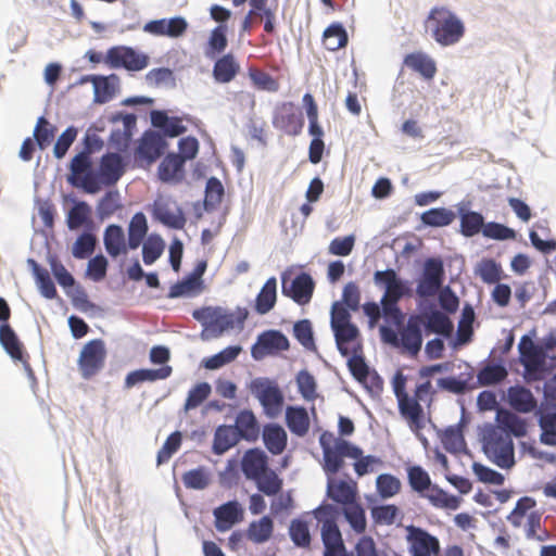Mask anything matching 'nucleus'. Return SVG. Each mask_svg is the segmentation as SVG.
Listing matches in <instances>:
<instances>
[{"label": "nucleus", "mask_w": 556, "mask_h": 556, "mask_svg": "<svg viewBox=\"0 0 556 556\" xmlns=\"http://www.w3.org/2000/svg\"><path fill=\"white\" fill-rule=\"evenodd\" d=\"M445 369V364L422 366L418 370L413 394H409L406 390L407 377L402 371H397L393 377L392 387L397 400L399 410L407 420L410 430L417 435L425 427L422 404L429 407L437 393L431 378L437 372H442Z\"/></svg>", "instance_id": "nucleus-1"}, {"label": "nucleus", "mask_w": 556, "mask_h": 556, "mask_svg": "<svg viewBox=\"0 0 556 556\" xmlns=\"http://www.w3.org/2000/svg\"><path fill=\"white\" fill-rule=\"evenodd\" d=\"M277 281L275 277L266 280L255 300V311L261 314H267L276 304Z\"/></svg>", "instance_id": "nucleus-42"}, {"label": "nucleus", "mask_w": 556, "mask_h": 556, "mask_svg": "<svg viewBox=\"0 0 556 556\" xmlns=\"http://www.w3.org/2000/svg\"><path fill=\"white\" fill-rule=\"evenodd\" d=\"M91 210L85 202L76 203L67 214V226L70 229H78L83 226L90 227Z\"/></svg>", "instance_id": "nucleus-53"}, {"label": "nucleus", "mask_w": 556, "mask_h": 556, "mask_svg": "<svg viewBox=\"0 0 556 556\" xmlns=\"http://www.w3.org/2000/svg\"><path fill=\"white\" fill-rule=\"evenodd\" d=\"M255 394L269 418L278 417L283 408V394L277 384L270 382L254 383Z\"/></svg>", "instance_id": "nucleus-16"}, {"label": "nucleus", "mask_w": 556, "mask_h": 556, "mask_svg": "<svg viewBox=\"0 0 556 556\" xmlns=\"http://www.w3.org/2000/svg\"><path fill=\"white\" fill-rule=\"evenodd\" d=\"M349 37L346 29L341 23H332L323 35V43L329 51H337L348 45Z\"/></svg>", "instance_id": "nucleus-45"}, {"label": "nucleus", "mask_w": 556, "mask_h": 556, "mask_svg": "<svg viewBox=\"0 0 556 556\" xmlns=\"http://www.w3.org/2000/svg\"><path fill=\"white\" fill-rule=\"evenodd\" d=\"M188 28V23L182 16L170 18L152 20L144 24L143 30L155 36H166L178 38L182 36Z\"/></svg>", "instance_id": "nucleus-19"}, {"label": "nucleus", "mask_w": 556, "mask_h": 556, "mask_svg": "<svg viewBox=\"0 0 556 556\" xmlns=\"http://www.w3.org/2000/svg\"><path fill=\"white\" fill-rule=\"evenodd\" d=\"M167 141L155 130H146L135 149V163L140 168H147L156 162L165 152Z\"/></svg>", "instance_id": "nucleus-10"}, {"label": "nucleus", "mask_w": 556, "mask_h": 556, "mask_svg": "<svg viewBox=\"0 0 556 556\" xmlns=\"http://www.w3.org/2000/svg\"><path fill=\"white\" fill-rule=\"evenodd\" d=\"M481 235L485 239L495 241L516 240L517 238L515 229L497 222H485Z\"/></svg>", "instance_id": "nucleus-51"}, {"label": "nucleus", "mask_w": 556, "mask_h": 556, "mask_svg": "<svg viewBox=\"0 0 556 556\" xmlns=\"http://www.w3.org/2000/svg\"><path fill=\"white\" fill-rule=\"evenodd\" d=\"M332 330L334 332L338 350L343 356H349L351 353L361 352L362 346L361 343L357 342L359 331L355 325H344L333 328Z\"/></svg>", "instance_id": "nucleus-27"}, {"label": "nucleus", "mask_w": 556, "mask_h": 556, "mask_svg": "<svg viewBox=\"0 0 556 556\" xmlns=\"http://www.w3.org/2000/svg\"><path fill=\"white\" fill-rule=\"evenodd\" d=\"M148 222L142 212H137L128 226L127 243H142L147 237Z\"/></svg>", "instance_id": "nucleus-56"}, {"label": "nucleus", "mask_w": 556, "mask_h": 556, "mask_svg": "<svg viewBox=\"0 0 556 556\" xmlns=\"http://www.w3.org/2000/svg\"><path fill=\"white\" fill-rule=\"evenodd\" d=\"M109 121L113 124L122 123V128L112 129L106 144L115 148L117 152L128 153L134 131L137 125V116L134 113L116 112L113 113Z\"/></svg>", "instance_id": "nucleus-12"}, {"label": "nucleus", "mask_w": 556, "mask_h": 556, "mask_svg": "<svg viewBox=\"0 0 556 556\" xmlns=\"http://www.w3.org/2000/svg\"><path fill=\"white\" fill-rule=\"evenodd\" d=\"M425 324L424 316L413 314L408 317L406 324L404 321L399 328V332L390 327L382 326L380 333L382 340L393 346L401 348L403 352L410 356H417L422 346V327Z\"/></svg>", "instance_id": "nucleus-6"}, {"label": "nucleus", "mask_w": 556, "mask_h": 556, "mask_svg": "<svg viewBox=\"0 0 556 556\" xmlns=\"http://www.w3.org/2000/svg\"><path fill=\"white\" fill-rule=\"evenodd\" d=\"M240 352L241 348L239 345L228 346L220 351L219 353L205 358L203 361V366L210 370L218 369L225 366L226 364L235 361Z\"/></svg>", "instance_id": "nucleus-57"}, {"label": "nucleus", "mask_w": 556, "mask_h": 556, "mask_svg": "<svg viewBox=\"0 0 556 556\" xmlns=\"http://www.w3.org/2000/svg\"><path fill=\"white\" fill-rule=\"evenodd\" d=\"M77 366L85 380L99 375L104 366V342L100 339L87 342L79 353Z\"/></svg>", "instance_id": "nucleus-13"}, {"label": "nucleus", "mask_w": 556, "mask_h": 556, "mask_svg": "<svg viewBox=\"0 0 556 556\" xmlns=\"http://www.w3.org/2000/svg\"><path fill=\"white\" fill-rule=\"evenodd\" d=\"M215 528L225 532L243 519V509L237 501H229L213 510Z\"/></svg>", "instance_id": "nucleus-26"}, {"label": "nucleus", "mask_w": 556, "mask_h": 556, "mask_svg": "<svg viewBox=\"0 0 556 556\" xmlns=\"http://www.w3.org/2000/svg\"><path fill=\"white\" fill-rule=\"evenodd\" d=\"M343 513L345 519L350 523L351 528L356 533H363L366 529V516L365 510L359 503L354 502L350 505L344 506Z\"/></svg>", "instance_id": "nucleus-55"}, {"label": "nucleus", "mask_w": 556, "mask_h": 556, "mask_svg": "<svg viewBox=\"0 0 556 556\" xmlns=\"http://www.w3.org/2000/svg\"><path fill=\"white\" fill-rule=\"evenodd\" d=\"M240 65L233 54L227 53L218 58L213 66V77L219 84L230 83L239 73Z\"/></svg>", "instance_id": "nucleus-36"}, {"label": "nucleus", "mask_w": 556, "mask_h": 556, "mask_svg": "<svg viewBox=\"0 0 556 556\" xmlns=\"http://www.w3.org/2000/svg\"><path fill=\"white\" fill-rule=\"evenodd\" d=\"M262 438L265 447L273 455H280L287 447L288 434L278 424H267L263 427Z\"/></svg>", "instance_id": "nucleus-28"}, {"label": "nucleus", "mask_w": 556, "mask_h": 556, "mask_svg": "<svg viewBox=\"0 0 556 556\" xmlns=\"http://www.w3.org/2000/svg\"><path fill=\"white\" fill-rule=\"evenodd\" d=\"M481 441L484 454L496 466L509 469L515 465L514 442L503 429L493 425L486 426Z\"/></svg>", "instance_id": "nucleus-7"}, {"label": "nucleus", "mask_w": 556, "mask_h": 556, "mask_svg": "<svg viewBox=\"0 0 556 556\" xmlns=\"http://www.w3.org/2000/svg\"><path fill=\"white\" fill-rule=\"evenodd\" d=\"M443 268L442 263L428 260L425 265L424 277L417 286V293L422 298L433 296L441 287Z\"/></svg>", "instance_id": "nucleus-22"}, {"label": "nucleus", "mask_w": 556, "mask_h": 556, "mask_svg": "<svg viewBox=\"0 0 556 556\" xmlns=\"http://www.w3.org/2000/svg\"><path fill=\"white\" fill-rule=\"evenodd\" d=\"M192 316L203 325V336L206 338H218L226 330L235 327L233 314L226 313L220 307H203L195 309Z\"/></svg>", "instance_id": "nucleus-11"}, {"label": "nucleus", "mask_w": 556, "mask_h": 556, "mask_svg": "<svg viewBox=\"0 0 556 556\" xmlns=\"http://www.w3.org/2000/svg\"><path fill=\"white\" fill-rule=\"evenodd\" d=\"M518 349L520 353V363L528 374H535L542 369L545 355L529 337L523 336L520 339Z\"/></svg>", "instance_id": "nucleus-24"}, {"label": "nucleus", "mask_w": 556, "mask_h": 556, "mask_svg": "<svg viewBox=\"0 0 556 556\" xmlns=\"http://www.w3.org/2000/svg\"><path fill=\"white\" fill-rule=\"evenodd\" d=\"M204 193V210L210 212L213 211L223 201L225 195V188L217 177L212 176L206 180Z\"/></svg>", "instance_id": "nucleus-48"}, {"label": "nucleus", "mask_w": 556, "mask_h": 556, "mask_svg": "<svg viewBox=\"0 0 556 556\" xmlns=\"http://www.w3.org/2000/svg\"><path fill=\"white\" fill-rule=\"evenodd\" d=\"M289 534L292 542L300 547H308L311 544V533L306 521L293 519L289 527Z\"/></svg>", "instance_id": "nucleus-60"}, {"label": "nucleus", "mask_w": 556, "mask_h": 556, "mask_svg": "<svg viewBox=\"0 0 556 556\" xmlns=\"http://www.w3.org/2000/svg\"><path fill=\"white\" fill-rule=\"evenodd\" d=\"M509 405L519 413H531L538 406L532 392L522 386L510 387L507 391Z\"/></svg>", "instance_id": "nucleus-32"}, {"label": "nucleus", "mask_w": 556, "mask_h": 556, "mask_svg": "<svg viewBox=\"0 0 556 556\" xmlns=\"http://www.w3.org/2000/svg\"><path fill=\"white\" fill-rule=\"evenodd\" d=\"M286 424L293 434L298 437L307 434L311 421L306 408L302 406H288L286 408Z\"/></svg>", "instance_id": "nucleus-35"}, {"label": "nucleus", "mask_w": 556, "mask_h": 556, "mask_svg": "<svg viewBox=\"0 0 556 556\" xmlns=\"http://www.w3.org/2000/svg\"><path fill=\"white\" fill-rule=\"evenodd\" d=\"M274 531V522L268 516H264L256 521H252L247 530V536L250 541L261 544L268 541Z\"/></svg>", "instance_id": "nucleus-46"}, {"label": "nucleus", "mask_w": 556, "mask_h": 556, "mask_svg": "<svg viewBox=\"0 0 556 556\" xmlns=\"http://www.w3.org/2000/svg\"><path fill=\"white\" fill-rule=\"evenodd\" d=\"M497 428L503 429L505 433L510 437L522 438L527 434L526 420L516 415L515 413L501 408L496 414Z\"/></svg>", "instance_id": "nucleus-34"}, {"label": "nucleus", "mask_w": 556, "mask_h": 556, "mask_svg": "<svg viewBox=\"0 0 556 556\" xmlns=\"http://www.w3.org/2000/svg\"><path fill=\"white\" fill-rule=\"evenodd\" d=\"M406 542L412 556H437L441 549L437 536L414 525L406 527Z\"/></svg>", "instance_id": "nucleus-15"}, {"label": "nucleus", "mask_w": 556, "mask_h": 556, "mask_svg": "<svg viewBox=\"0 0 556 556\" xmlns=\"http://www.w3.org/2000/svg\"><path fill=\"white\" fill-rule=\"evenodd\" d=\"M535 505L536 502L533 497L523 496L519 498L515 508L507 516V520L513 527L519 528L522 525V520L527 516L528 511L533 509Z\"/></svg>", "instance_id": "nucleus-59"}, {"label": "nucleus", "mask_w": 556, "mask_h": 556, "mask_svg": "<svg viewBox=\"0 0 556 556\" xmlns=\"http://www.w3.org/2000/svg\"><path fill=\"white\" fill-rule=\"evenodd\" d=\"M315 283L308 274L298 275L290 285L282 283L283 295L291 298L299 305H306L311 302Z\"/></svg>", "instance_id": "nucleus-20"}, {"label": "nucleus", "mask_w": 556, "mask_h": 556, "mask_svg": "<svg viewBox=\"0 0 556 556\" xmlns=\"http://www.w3.org/2000/svg\"><path fill=\"white\" fill-rule=\"evenodd\" d=\"M201 280H197L189 276L186 279L178 281L170 287L168 298L175 299L179 296L198 294L201 291Z\"/></svg>", "instance_id": "nucleus-61"}, {"label": "nucleus", "mask_w": 556, "mask_h": 556, "mask_svg": "<svg viewBox=\"0 0 556 556\" xmlns=\"http://www.w3.org/2000/svg\"><path fill=\"white\" fill-rule=\"evenodd\" d=\"M422 316L425 319L424 326L428 331L443 337H450L452 334L453 324L444 313L435 309Z\"/></svg>", "instance_id": "nucleus-44"}, {"label": "nucleus", "mask_w": 556, "mask_h": 556, "mask_svg": "<svg viewBox=\"0 0 556 556\" xmlns=\"http://www.w3.org/2000/svg\"><path fill=\"white\" fill-rule=\"evenodd\" d=\"M457 215L460 220V232L463 236L470 238L482 233L485 219L480 212L469 210L464 204H459Z\"/></svg>", "instance_id": "nucleus-29"}, {"label": "nucleus", "mask_w": 556, "mask_h": 556, "mask_svg": "<svg viewBox=\"0 0 556 556\" xmlns=\"http://www.w3.org/2000/svg\"><path fill=\"white\" fill-rule=\"evenodd\" d=\"M298 390L305 401L313 402L317 399V383L308 370H300L296 375Z\"/></svg>", "instance_id": "nucleus-54"}, {"label": "nucleus", "mask_w": 556, "mask_h": 556, "mask_svg": "<svg viewBox=\"0 0 556 556\" xmlns=\"http://www.w3.org/2000/svg\"><path fill=\"white\" fill-rule=\"evenodd\" d=\"M128 159V153L106 151V188L115 187L126 170Z\"/></svg>", "instance_id": "nucleus-37"}, {"label": "nucleus", "mask_w": 556, "mask_h": 556, "mask_svg": "<svg viewBox=\"0 0 556 556\" xmlns=\"http://www.w3.org/2000/svg\"><path fill=\"white\" fill-rule=\"evenodd\" d=\"M148 54L131 47H112L106 50V65L113 68L123 67L127 71L138 72L149 65Z\"/></svg>", "instance_id": "nucleus-14"}, {"label": "nucleus", "mask_w": 556, "mask_h": 556, "mask_svg": "<svg viewBox=\"0 0 556 556\" xmlns=\"http://www.w3.org/2000/svg\"><path fill=\"white\" fill-rule=\"evenodd\" d=\"M426 24L431 29V36L441 47L458 43L465 35L464 22L451 10L441 7L429 12Z\"/></svg>", "instance_id": "nucleus-5"}, {"label": "nucleus", "mask_w": 556, "mask_h": 556, "mask_svg": "<svg viewBox=\"0 0 556 556\" xmlns=\"http://www.w3.org/2000/svg\"><path fill=\"white\" fill-rule=\"evenodd\" d=\"M456 218V213L446 207H431L420 215V220L428 227H444L451 225Z\"/></svg>", "instance_id": "nucleus-43"}, {"label": "nucleus", "mask_w": 556, "mask_h": 556, "mask_svg": "<svg viewBox=\"0 0 556 556\" xmlns=\"http://www.w3.org/2000/svg\"><path fill=\"white\" fill-rule=\"evenodd\" d=\"M288 338L278 330H268L261 333L251 353L254 359H262L268 354H274L289 349Z\"/></svg>", "instance_id": "nucleus-17"}, {"label": "nucleus", "mask_w": 556, "mask_h": 556, "mask_svg": "<svg viewBox=\"0 0 556 556\" xmlns=\"http://www.w3.org/2000/svg\"><path fill=\"white\" fill-rule=\"evenodd\" d=\"M244 476L255 481L257 489L267 496L279 493L282 489V479L268 467V457L260 448L248 450L241 460Z\"/></svg>", "instance_id": "nucleus-4"}, {"label": "nucleus", "mask_w": 556, "mask_h": 556, "mask_svg": "<svg viewBox=\"0 0 556 556\" xmlns=\"http://www.w3.org/2000/svg\"><path fill=\"white\" fill-rule=\"evenodd\" d=\"M184 167V160L178 154L168 153L159 165V178L166 184L178 182L182 178Z\"/></svg>", "instance_id": "nucleus-33"}, {"label": "nucleus", "mask_w": 556, "mask_h": 556, "mask_svg": "<svg viewBox=\"0 0 556 556\" xmlns=\"http://www.w3.org/2000/svg\"><path fill=\"white\" fill-rule=\"evenodd\" d=\"M407 476L409 485L416 492L424 493L431 485V480L428 472L420 466L409 467Z\"/></svg>", "instance_id": "nucleus-62"}, {"label": "nucleus", "mask_w": 556, "mask_h": 556, "mask_svg": "<svg viewBox=\"0 0 556 556\" xmlns=\"http://www.w3.org/2000/svg\"><path fill=\"white\" fill-rule=\"evenodd\" d=\"M319 444L323 448V468L327 476L336 475L343 467L344 457L356 459L354 469L358 477L371 471V465L380 463V459L376 456H363V451L358 446L334 437L330 431H324L320 434Z\"/></svg>", "instance_id": "nucleus-3"}, {"label": "nucleus", "mask_w": 556, "mask_h": 556, "mask_svg": "<svg viewBox=\"0 0 556 556\" xmlns=\"http://www.w3.org/2000/svg\"><path fill=\"white\" fill-rule=\"evenodd\" d=\"M227 45V25H218L210 34L205 55L208 59H215L217 54L225 51Z\"/></svg>", "instance_id": "nucleus-49"}, {"label": "nucleus", "mask_w": 556, "mask_h": 556, "mask_svg": "<svg viewBox=\"0 0 556 556\" xmlns=\"http://www.w3.org/2000/svg\"><path fill=\"white\" fill-rule=\"evenodd\" d=\"M0 343L13 359L27 363L24 359L23 344L9 324L0 325Z\"/></svg>", "instance_id": "nucleus-38"}, {"label": "nucleus", "mask_w": 556, "mask_h": 556, "mask_svg": "<svg viewBox=\"0 0 556 556\" xmlns=\"http://www.w3.org/2000/svg\"><path fill=\"white\" fill-rule=\"evenodd\" d=\"M317 521L321 525L320 534L325 553L333 555L334 552L344 551V544L337 519L338 509L331 504H321L313 510Z\"/></svg>", "instance_id": "nucleus-9"}, {"label": "nucleus", "mask_w": 556, "mask_h": 556, "mask_svg": "<svg viewBox=\"0 0 556 556\" xmlns=\"http://www.w3.org/2000/svg\"><path fill=\"white\" fill-rule=\"evenodd\" d=\"M151 124L159 129L165 138L178 137L187 131V127L182 124L178 116H169L163 110H152L150 112Z\"/></svg>", "instance_id": "nucleus-25"}, {"label": "nucleus", "mask_w": 556, "mask_h": 556, "mask_svg": "<svg viewBox=\"0 0 556 556\" xmlns=\"http://www.w3.org/2000/svg\"><path fill=\"white\" fill-rule=\"evenodd\" d=\"M540 425L543 430L541 441L547 445H556V413L543 415Z\"/></svg>", "instance_id": "nucleus-64"}, {"label": "nucleus", "mask_w": 556, "mask_h": 556, "mask_svg": "<svg viewBox=\"0 0 556 556\" xmlns=\"http://www.w3.org/2000/svg\"><path fill=\"white\" fill-rule=\"evenodd\" d=\"M104 166V156L101 157L100 170H96L91 157L84 154H76L70 164V175L67 181L75 188L81 189L87 193H96L101 190L102 169Z\"/></svg>", "instance_id": "nucleus-8"}, {"label": "nucleus", "mask_w": 556, "mask_h": 556, "mask_svg": "<svg viewBox=\"0 0 556 556\" xmlns=\"http://www.w3.org/2000/svg\"><path fill=\"white\" fill-rule=\"evenodd\" d=\"M152 215L168 228L181 229L186 224L185 214L175 202L155 201Z\"/></svg>", "instance_id": "nucleus-21"}, {"label": "nucleus", "mask_w": 556, "mask_h": 556, "mask_svg": "<svg viewBox=\"0 0 556 556\" xmlns=\"http://www.w3.org/2000/svg\"><path fill=\"white\" fill-rule=\"evenodd\" d=\"M267 3L268 0H251V9L248 13L251 14L256 22L264 20V30L271 35L276 31V14Z\"/></svg>", "instance_id": "nucleus-40"}, {"label": "nucleus", "mask_w": 556, "mask_h": 556, "mask_svg": "<svg viewBox=\"0 0 556 556\" xmlns=\"http://www.w3.org/2000/svg\"><path fill=\"white\" fill-rule=\"evenodd\" d=\"M170 366H164L159 369H138L127 375L125 384L127 388H131L144 381H156L166 379L170 376Z\"/></svg>", "instance_id": "nucleus-41"}, {"label": "nucleus", "mask_w": 556, "mask_h": 556, "mask_svg": "<svg viewBox=\"0 0 556 556\" xmlns=\"http://www.w3.org/2000/svg\"><path fill=\"white\" fill-rule=\"evenodd\" d=\"M375 285L384 290L381 298V307L376 302H367L363 305L369 324L374 327L383 315L384 319L394 326H401L404 314L399 307V302L409 295L407 282L401 279L394 269L377 270L374 274Z\"/></svg>", "instance_id": "nucleus-2"}, {"label": "nucleus", "mask_w": 556, "mask_h": 556, "mask_svg": "<svg viewBox=\"0 0 556 556\" xmlns=\"http://www.w3.org/2000/svg\"><path fill=\"white\" fill-rule=\"evenodd\" d=\"M376 484L379 495L383 498L392 497L401 490V481L389 473L378 476Z\"/></svg>", "instance_id": "nucleus-63"}, {"label": "nucleus", "mask_w": 556, "mask_h": 556, "mask_svg": "<svg viewBox=\"0 0 556 556\" xmlns=\"http://www.w3.org/2000/svg\"><path fill=\"white\" fill-rule=\"evenodd\" d=\"M56 128L49 121L41 116L37 119L34 138L40 150L47 149L55 137Z\"/></svg>", "instance_id": "nucleus-52"}, {"label": "nucleus", "mask_w": 556, "mask_h": 556, "mask_svg": "<svg viewBox=\"0 0 556 556\" xmlns=\"http://www.w3.org/2000/svg\"><path fill=\"white\" fill-rule=\"evenodd\" d=\"M508 371L502 364H488L477 374V380L480 386H494L504 381Z\"/></svg>", "instance_id": "nucleus-47"}, {"label": "nucleus", "mask_w": 556, "mask_h": 556, "mask_svg": "<svg viewBox=\"0 0 556 556\" xmlns=\"http://www.w3.org/2000/svg\"><path fill=\"white\" fill-rule=\"evenodd\" d=\"M239 435L233 426L223 425L217 427L213 440V452L217 455H222L239 441Z\"/></svg>", "instance_id": "nucleus-39"}, {"label": "nucleus", "mask_w": 556, "mask_h": 556, "mask_svg": "<svg viewBox=\"0 0 556 556\" xmlns=\"http://www.w3.org/2000/svg\"><path fill=\"white\" fill-rule=\"evenodd\" d=\"M212 388L207 382L197 383L188 392L184 409L186 412H189L191 409L199 407L210 396Z\"/></svg>", "instance_id": "nucleus-58"}, {"label": "nucleus", "mask_w": 556, "mask_h": 556, "mask_svg": "<svg viewBox=\"0 0 556 556\" xmlns=\"http://www.w3.org/2000/svg\"><path fill=\"white\" fill-rule=\"evenodd\" d=\"M274 126L289 136H298L303 129L304 117L292 103H285L274 117Z\"/></svg>", "instance_id": "nucleus-23"}, {"label": "nucleus", "mask_w": 556, "mask_h": 556, "mask_svg": "<svg viewBox=\"0 0 556 556\" xmlns=\"http://www.w3.org/2000/svg\"><path fill=\"white\" fill-rule=\"evenodd\" d=\"M327 496L337 504L346 506L356 502L358 489L357 483L351 478L334 479L327 476Z\"/></svg>", "instance_id": "nucleus-18"}, {"label": "nucleus", "mask_w": 556, "mask_h": 556, "mask_svg": "<svg viewBox=\"0 0 556 556\" xmlns=\"http://www.w3.org/2000/svg\"><path fill=\"white\" fill-rule=\"evenodd\" d=\"M233 428L237 430L240 439L249 442H255L261 433L260 424L250 409H243L238 413Z\"/></svg>", "instance_id": "nucleus-30"}, {"label": "nucleus", "mask_w": 556, "mask_h": 556, "mask_svg": "<svg viewBox=\"0 0 556 556\" xmlns=\"http://www.w3.org/2000/svg\"><path fill=\"white\" fill-rule=\"evenodd\" d=\"M404 64L418 73L426 80H430L435 76V61L425 52H412L405 55Z\"/></svg>", "instance_id": "nucleus-31"}, {"label": "nucleus", "mask_w": 556, "mask_h": 556, "mask_svg": "<svg viewBox=\"0 0 556 556\" xmlns=\"http://www.w3.org/2000/svg\"><path fill=\"white\" fill-rule=\"evenodd\" d=\"M426 497L430 503L439 508L456 509L459 506V498L455 495H451L438 485H430L427 490Z\"/></svg>", "instance_id": "nucleus-50"}]
</instances>
